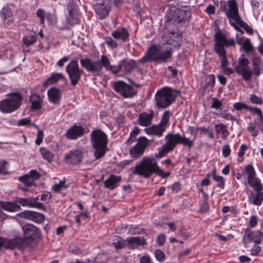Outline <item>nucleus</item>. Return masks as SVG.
Listing matches in <instances>:
<instances>
[{
  "label": "nucleus",
  "mask_w": 263,
  "mask_h": 263,
  "mask_svg": "<svg viewBox=\"0 0 263 263\" xmlns=\"http://www.w3.org/2000/svg\"><path fill=\"white\" fill-rule=\"evenodd\" d=\"M18 202L22 206H28L30 208H35L39 209L45 210V208L43 203L34 204L31 198H20L18 199Z\"/></svg>",
  "instance_id": "obj_30"
},
{
  "label": "nucleus",
  "mask_w": 263,
  "mask_h": 263,
  "mask_svg": "<svg viewBox=\"0 0 263 263\" xmlns=\"http://www.w3.org/2000/svg\"><path fill=\"white\" fill-rule=\"evenodd\" d=\"M133 174L142 177L144 178H149L153 174L160 176L162 178L169 177L170 172L164 173L158 166L157 160L151 157H144L141 160L137 163L133 168Z\"/></svg>",
  "instance_id": "obj_1"
},
{
  "label": "nucleus",
  "mask_w": 263,
  "mask_h": 263,
  "mask_svg": "<svg viewBox=\"0 0 263 263\" xmlns=\"http://www.w3.org/2000/svg\"><path fill=\"white\" fill-rule=\"evenodd\" d=\"M80 62L82 67L94 76H101L103 67H104L106 70L110 71L115 74L122 71L121 63H120L118 66L111 65L110 61L106 55H102L100 60L97 61H93L90 59L86 58L81 59Z\"/></svg>",
  "instance_id": "obj_2"
},
{
  "label": "nucleus",
  "mask_w": 263,
  "mask_h": 263,
  "mask_svg": "<svg viewBox=\"0 0 263 263\" xmlns=\"http://www.w3.org/2000/svg\"><path fill=\"white\" fill-rule=\"evenodd\" d=\"M8 98L0 101V110L8 113L17 109L21 105L23 97L20 93H10L7 95Z\"/></svg>",
  "instance_id": "obj_8"
},
{
  "label": "nucleus",
  "mask_w": 263,
  "mask_h": 263,
  "mask_svg": "<svg viewBox=\"0 0 263 263\" xmlns=\"http://www.w3.org/2000/svg\"><path fill=\"white\" fill-rule=\"evenodd\" d=\"M84 134V128L77 124H74L69 128L66 134V137L69 140H76Z\"/></svg>",
  "instance_id": "obj_17"
},
{
  "label": "nucleus",
  "mask_w": 263,
  "mask_h": 263,
  "mask_svg": "<svg viewBox=\"0 0 263 263\" xmlns=\"http://www.w3.org/2000/svg\"><path fill=\"white\" fill-rule=\"evenodd\" d=\"M165 241V236L163 234H159L157 237V242L159 246H162Z\"/></svg>",
  "instance_id": "obj_64"
},
{
  "label": "nucleus",
  "mask_w": 263,
  "mask_h": 263,
  "mask_svg": "<svg viewBox=\"0 0 263 263\" xmlns=\"http://www.w3.org/2000/svg\"><path fill=\"white\" fill-rule=\"evenodd\" d=\"M105 43L108 45V46L112 49H116L118 46L117 42L114 40L111 37H106L105 38Z\"/></svg>",
  "instance_id": "obj_51"
},
{
  "label": "nucleus",
  "mask_w": 263,
  "mask_h": 263,
  "mask_svg": "<svg viewBox=\"0 0 263 263\" xmlns=\"http://www.w3.org/2000/svg\"><path fill=\"white\" fill-rule=\"evenodd\" d=\"M28 175L30 177L32 178L34 182H35L36 180L38 179L41 176L40 174L34 170H31Z\"/></svg>",
  "instance_id": "obj_62"
},
{
  "label": "nucleus",
  "mask_w": 263,
  "mask_h": 263,
  "mask_svg": "<svg viewBox=\"0 0 263 263\" xmlns=\"http://www.w3.org/2000/svg\"><path fill=\"white\" fill-rule=\"evenodd\" d=\"M24 238L26 240L33 241L40 237V231L31 224H26L22 227Z\"/></svg>",
  "instance_id": "obj_14"
},
{
  "label": "nucleus",
  "mask_w": 263,
  "mask_h": 263,
  "mask_svg": "<svg viewBox=\"0 0 263 263\" xmlns=\"http://www.w3.org/2000/svg\"><path fill=\"white\" fill-rule=\"evenodd\" d=\"M113 88L116 92L125 98H132L135 95L133 88L122 81L115 82L114 84Z\"/></svg>",
  "instance_id": "obj_11"
},
{
  "label": "nucleus",
  "mask_w": 263,
  "mask_h": 263,
  "mask_svg": "<svg viewBox=\"0 0 263 263\" xmlns=\"http://www.w3.org/2000/svg\"><path fill=\"white\" fill-rule=\"evenodd\" d=\"M125 241L120 236H116L112 245L116 249H121L125 247Z\"/></svg>",
  "instance_id": "obj_42"
},
{
  "label": "nucleus",
  "mask_w": 263,
  "mask_h": 263,
  "mask_svg": "<svg viewBox=\"0 0 263 263\" xmlns=\"http://www.w3.org/2000/svg\"><path fill=\"white\" fill-rule=\"evenodd\" d=\"M120 63L122 66V71H124L126 74L130 73L132 70L135 68L136 66V62L133 60L127 62H121Z\"/></svg>",
  "instance_id": "obj_33"
},
{
  "label": "nucleus",
  "mask_w": 263,
  "mask_h": 263,
  "mask_svg": "<svg viewBox=\"0 0 263 263\" xmlns=\"http://www.w3.org/2000/svg\"><path fill=\"white\" fill-rule=\"evenodd\" d=\"M181 39L180 34L174 31L167 32L164 36L165 43L174 47H178L179 45Z\"/></svg>",
  "instance_id": "obj_19"
},
{
  "label": "nucleus",
  "mask_w": 263,
  "mask_h": 263,
  "mask_svg": "<svg viewBox=\"0 0 263 263\" xmlns=\"http://www.w3.org/2000/svg\"><path fill=\"white\" fill-rule=\"evenodd\" d=\"M30 101L31 104V109L32 110H37L41 108L43 100L40 95L37 94L31 95Z\"/></svg>",
  "instance_id": "obj_32"
},
{
  "label": "nucleus",
  "mask_w": 263,
  "mask_h": 263,
  "mask_svg": "<svg viewBox=\"0 0 263 263\" xmlns=\"http://www.w3.org/2000/svg\"><path fill=\"white\" fill-rule=\"evenodd\" d=\"M0 205L3 209L9 212H15L20 209V206L14 202H1Z\"/></svg>",
  "instance_id": "obj_36"
},
{
  "label": "nucleus",
  "mask_w": 263,
  "mask_h": 263,
  "mask_svg": "<svg viewBox=\"0 0 263 263\" xmlns=\"http://www.w3.org/2000/svg\"><path fill=\"white\" fill-rule=\"evenodd\" d=\"M83 158V153L81 149L69 151L65 154L64 161L67 164L77 165L81 163Z\"/></svg>",
  "instance_id": "obj_13"
},
{
  "label": "nucleus",
  "mask_w": 263,
  "mask_h": 263,
  "mask_svg": "<svg viewBox=\"0 0 263 263\" xmlns=\"http://www.w3.org/2000/svg\"><path fill=\"white\" fill-rule=\"evenodd\" d=\"M61 95L62 93L60 89L56 87H52L49 89L47 92L49 100L54 104H57L59 103Z\"/></svg>",
  "instance_id": "obj_28"
},
{
  "label": "nucleus",
  "mask_w": 263,
  "mask_h": 263,
  "mask_svg": "<svg viewBox=\"0 0 263 263\" xmlns=\"http://www.w3.org/2000/svg\"><path fill=\"white\" fill-rule=\"evenodd\" d=\"M249 99L253 104L261 105L263 103L262 99L255 95H251Z\"/></svg>",
  "instance_id": "obj_57"
},
{
  "label": "nucleus",
  "mask_w": 263,
  "mask_h": 263,
  "mask_svg": "<svg viewBox=\"0 0 263 263\" xmlns=\"http://www.w3.org/2000/svg\"><path fill=\"white\" fill-rule=\"evenodd\" d=\"M208 195L206 193H204V199L202 203L200 205V211L202 213L207 212L209 210V206L208 202Z\"/></svg>",
  "instance_id": "obj_46"
},
{
  "label": "nucleus",
  "mask_w": 263,
  "mask_h": 263,
  "mask_svg": "<svg viewBox=\"0 0 263 263\" xmlns=\"http://www.w3.org/2000/svg\"><path fill=\"white\" fill-rule=\"evenodd\" d=\"M233 107L236 110H240L245 109L252 112L255 107L249 106L243 103L237 102L233 104Z\"/></svg>",
  "instance_id": "obj_41"
},
{
  "label": "nucleus",
  "mask_w": 263,
  "mask_h": 263,
  "mask_svg": "<svg viewBox=\"0 0 263 263\" xmlns=\"http://www.w3.org/2000/svg\"><path fill=\"white\" fill-rule=\"evenodd\" d=\"M191 16V12L187 9L186 10L178 8L176 9L173 15L174 22L180 23L188 20Z\"/></svg>",
  "instance_id": "obj_20"
},
{
  "label": "nucleus",
  "mask_w": 263,
  "mask_h": 263,
  "mask_svg": "<svg viewBox=\"0 0 263 263\" xmlns=\"http://www.w3.org/2000/svg\"><path fill=\"white\" fill-rule=\"evenodd\" d=\"M24 44L26 47L29 46L36 41V36L35 35L25 36L23 38Z\"/></svg>",
  "instance_id": "obj_47"
},
{
  "label": "nucleus",
  "mask_w": 263,
  "mask_h": 263,
  "mask_svg": "<svg viewBox=\"0 0 263 263\" xmlns=\"http://www.w3.org/2000/svg\"><path fill=\"white\" fill-rule=\"evenodd\" d=\"M66 22L67 24L71 26L78 23V19L77 17L73 15L72 10H69V14L66 18Z\"/></svg>",
  "instance_id": "obj_49"
},
{
  "label": "nucleus",
  "mask_w": 263,
  "mask_h": 263,
  "mask_svg": "<svg viewBox=\"0 0 263 263\" xmlns=\"http://www.w3.org/2000/svg\"><path fill=\"white\" fill-rule=\"evenodd\" d=\"M216 114L217 115H218V116L222 117L227 120H230V121H236L237 120V119L234 116H233L231 114H228L225 111L220 112L218 114L216 113Z\"/></svg>",
  "instance_id": "obj_53"
},
{
  "label": "nucleus",
  "mask_w": 263,
  "mask_h": 263,
  "mask_svg": "<svg viewBox=\"0 0 263 263\" xmlns=\"http://www.w3.org/2000/svg\"><path fill=\"white\" fill-rule=\"evenodd\" d=\"M40 152L44 159L47 160L48 162L52 161L53 154L50 150L47 149L45 147H41Z\"/></svg>",
  "instance_id": "obj_37"
},
{
  "label": "nucleus",
  "mask_w": 263,
  "mask_h": 263,
  "mask_svg": "<svg viewBox=\"0 0 263 263\" xmlns=\"http://www.w3.org/2000/svg\"><path fill=\"white\" fill-rule=\"evenodd\" d=\"M180 91L170 87H164L158 90L155 95L156 105L158 108H165L175 100Z\"/></svg>",
  "instance_id": "obj_6"
},
{
  "label": "nucleus",
  "mask_w": 263,
  "mask_h": 263,
  "mask_svg": "<svg viewBox=\"0 0 263 263\" xmlns=\"http://www.w3.org/2000/svg\"><path fill=\"white\" fill-rule=\"evenodd\" d=\"M23 217L41 223L44 221L45 216L43 214L31 211H25L22 214Z\"/></svg>",
  "instance_id": "obj_23"
},
{
  "label": "nucleus",
  "mask_w": 263,
  "mask_h": 263,
  "mask_svg": "<svg viewBox=\"0 0 263 263\" xmlns=\"http://www.w3.org/2000/svg\"><path fill=\"white\" fill-rule=\"evenodd\" d=\"M154 113L152 110L149 113L142 112L140 114L138 119V124L143 126H148L152 124Z\"/></svg>",
  "instance_id": "obj_24"
},
{
  "label": "nucleus",
  "mask_w": 263,
  "mask_h": 263,
  "mask_svg": "<svg viewBox=\"0 0 263 263\" xmlns=\"http://www.w3.org/2000/svg\"><path fill=\"white\" fill-rule=\"evenodd\" d=\"M179 143L182 144L183 145L187 146L189 148H191L193 145V141L187 138L182 137L180 135Z\"/></svg>",
  "instance_id": "obj_52"
},
{
  "label": "nucleus",
  "mask_w": 263,
  "mask_h": 263,
  "mask_svg": "<svg viewBox=\"0 0 263 263\" xmlns=\"http://www.w3.org/2000/svg\"><path fill=\"white\" fill-rule=\"evenodd\" d=\"M121 180V177L120 176L111 175L109 178L104 181V187L110 190H113L118 186Z\"/></svg>",
  "instance_id": "obj_25"
},
{
  "label": "nucleus",
  "mask_w": 263,
  "mask_h": 263,
  "mask_svg": "<svg viewBox=\"0 0 263 263\" xmlns=\"http://www.w3.org/2000/svg\"><path fill=\"white\" fill-rule=\"evenodd\" d=\"M252 63L253 69L252 71L249 66V60L247 58H239L237 64L234 67L235 71L238 74L241 76L246 81L251 80L253 73L258 77L263 71L262 62L259 58H254Z\"/></svg>",
  "instance_id": "obj_3"
},
{
  "label": "nucleus",
  "mask_w": 263,
  "mask_h": 263,
  "mask_svg": "<svg viewBox=\"0 0 263 263\" xmlns=\"http://www.w3.org/2000/svg\"><path fill=\"white\" fill-rule=\"evenodd\" d=\"M212 175L213 179L218 182L217 186L221 189H223L225 184L223 178L222 176L216 175L215 169L212 171Z\"/></svg>",
  "instance_id": "obj_39"
},
{
  "label": "nucleus",
  "mask_w": 263,
  "mask_h": 263,
  "mask_svg": "<svg viewBox=\"0 0 263 263\" xmlns=\"http://www.w3.org/2000/svg\"><path fill=\"white\" fill-rule=\"evenodd\" d=\"M252 112L258 116L259 118L258 121L260 122L259 125L261 126H263V115L261 109L257 107H254Z\"/></svg>",
  "instance_id": "obj_54"
},
{
  "label": "nucleus",
  "mask_w": 263,
  "mask_h": 263,
  "mask_svg": "<svg viewBox=\"0 0 263 263\" xmlns=\"http://www.w3.org/2000/svg\"><path fill=\"white\" fill-rule=\"evenodd\" d=\"M245 173L248 175L247 180L256 176V172L252 165H247L245 167Z\"/></svg>",
  "instance_id": "obj_45"
},
{
  "label": "nucleus",
  "mask_w": 263,
  "mask_h": 263,
  "mask_svg": "<svg viewBox=\"0 0 263 263\" xmlns=\"http://www.w3.org/2000/svg\"><path fill=\"white\" fill-rule=\"evenodd\" d=\"M139 129L138 127H135L133 130L130 133V137L127 140L126 144L130 145L136 139V136L139 133Z\"/></svg>",
  "instance_id": "obj_40"
},
{
  "label": "nucleus",
  "mask_w": 263,
  "mask_h": 263,
  "mask_svg": "<svg viewBox=\"0 0 263 263\" xmlns=\"http://www.w3.org/2000/svg\"><path fill=\"white\" fill-rule=\"evenodd\" d=\"M160 49L155 45H152L147 50L146 54L142 58L140 62L158 61Z\"/></svg>",
  "instance_id": "obj_18"
},
{
  "label": "nucleus",
  "mask_w": 263,
  "mask_h": 263,
  "mask_svg": "<svg viewBox=\"0 0 263 263\" xmlns=\"http://www.w3.org/2000/svg\"><path fill=\"white\" fill-rule=\"evenodd\" d=\"M111 36L116 40H121L123 42H127L129 39V32L126 28H119L113 31Z\"/></svg>",
  "instance_id": "obj_21"
},
{
  "label": "nucleus",
  "mask_w": 263,
  "mask_h": 263,
  "mask_svg": "<svg viewBox=\"0 0 263 263\" xmlns=\"http://www.w3.org/2000/svg\"><path fill=\"white\" fill-rule=\"evenodd\" d=\"M215 129L217 134H224L227 132V126L223 123L215 125Z\"/></svg>",
  "instance_id": "obj_56"
},
{
  "label": "nucleus",
  "mask_w": 263,
  "mask_h": 263,
  "mask_svg": "<svg viewBox=\"0 0 263 263\" xmlns=\"http://www.w3.org/2000/svg\"><path fill=\"white\" fill-rule=\"evenodd\" d=\"M220 9L225 13L229 18L230 23L236 30L239 31V28L236 23L240 18L239 14L238 6L235 0H229L227 2V5L224 3L220 4Z\"/></svg>",
  "instance_id": "obj_7"
},
{
  "label": "nucleus",
  "mask_w": 263,
  "mask_h": 263,
  "mask_svg": "<svg viewBox=\"0 0 263 263\" xmlns=\"http://www.w3.org/2000/svg\"><path fill=\"white\" fill-rule=\"evenodd\" d=\"M207 82L206 85L210 86L211 88L214 87L215 83V79L214 74H210L206 78Z\"/></svg>",
  "instance_id": "obj_60"
},
{
  "label": "nucleus",
  "mask_w": 263,
  "mask_h": 263,
  "mask_svg": "<svg viewBox=\"0 0 263 263\" xmlns=\"http://www.w3.org/2000/svg\"><path fill=\"white\" fill-rule=\"evenodd\" d=\"M169 119L170 111L166 110L163 112L159 125L162 126V127H164V128L165 129L167 124L168 123Z\"/></svg>",
  "instance_id": "obj_44"
},
{
  "label": "nucleus",
  "mask_w": 263,
  "mask_h": 263,
  "mask_svg": "<svg viewBox=\"0 0 263 263\" xmlns=\"http://www.w3.org/2000/svg\"><path fill=\"white\" fill-rule=\"evenodd\" d=\"M1 17L5 24L10 25L13 22L12 11L8 6L3 7L1 11Z\"/></svg>",
  "instance_id": "obj_29"
},
{
  "label": "nucleus",
  "mask_w": 263,
  "mask_h": 263,
  "mask_svg": "<svg viewBox=\"0 0 263 263\" xmlns=\"http://www.w3.org/2000/svg\"><path fill=\"white\" fill-rule=\"evenodd\" d=\"M90 138L95 159L98 160L104 157L108 151L106 134L100 129H95L91 132Z\"/></svg>",
  "instance_id": "obj_4"
},
{
  "label": "nucleus",
  "mask_w": 263,
  "mask_h": 263,
  "mask_svg": "<svg viewBox=\"0 0 263 263\" xmlns=\"http://www.w3.org/2000/svg\"><path fill=\"white\" fill-rule=\"evenodd\" d=\"M241 48H242L246 52H249L253 49L251 44L250 40L248 38H246L245 41L241 45Z\"/></svg>",
  "instance_id": "obj_50"
},
{
  "label": "nucleus",
  "mask_w": 263,
  "mask_h": 263,
  "mask_svg": "<svg viewBox=\"0 0 263 263\" xmlns=\"http://www.w3.org/2000/svg\"><path fill=\"white\" fill-rule=\"evenodd\" d=\"M180 138V135L179 133H168L165 137L166 143L162 146L158 153L156 154L155 156L160 158L168 153L173 151L176 145L179 143Z\"/></svg>",
  "instance_id": "obj_9"
},
{
  "label": "nucleus",
  "mask_w": 263,
  "mask_h": 263,
  "mask_svg": "<svg viewBox=\"0 0 263 263\" xmlns=\"http://www.w3.org/2000/svg\"><path fill=\"white\" fill-rule=\"evenodd\" d=\"M148 145V140L145 137H139L137 144L130 149L129 154L131 157L138 159L141 157Z\"/></svg>",
  "instance_id": "obj_12"
},
{
  "label": "nucleus",
  "mask_w": 263,
  "mask_h": 263,
  "mask_svg": "<svg viewBox=\"0 0 263 263\" xmlns=\"http://www.w3.org/2000/svg\"><path fill=\"white\" fill-rule=\"evenodd\" d=\"M259 191H255L254 193L250 191V194L248 195L249 201L252 204L255 205H260L263 201V192Z\"/></svg>",
  "instance_id": "obj_27"
},
{
  "label": "nucleus",
  "mask_w": 263,
  "mask_h": 263,
  "mask_svg": "<svg viewBox=\"0 0 263 263\" xmlns=\"http://www.w3.org/2000/svg\"><path fill=\"white\" fill-rule=\"evenodd\" d=\"M25 243V240L20 237H15L13 239L8 240L0 237V249L4 247L6 249H12L16 247H21Z\"/></svg>",
  "instance_id": "obj_16"
},
{
  "label": "nucleus",
  "mask_w": 263,
  "mask_h": 263,
  "mask_svg": "<svg viewBox=\"0 0 263 263\" xmlns=\"http://www.w3.org/2000/svg\"><path fill=\"white\" fill-rule=\"evenodd\" d=\"M172 52L171 50H167L165 51H161L160 50L158 61L161 62H166L168 59L172 57Z\"/></svg>",
  "instance_id": "obj_38"
},
{
  "label": "nucleus",
  "mask_w": 263,
  "mask_h": 263,
  "mask_svg": "<svg viewBox=\"0 0 263 263\" xmlns=\"http://www.w3.org/2000/svg\"><path fill=\"white\" fill-rule=\"evenodd\" d=\"M145 133L148 135H154L158 137L162 136L163 132L165 130L164 127L160 125H153L149 127L145 128L144 129Z\"/></svg>",
  "instance_id": "obj_31"
},
{
  "label": "nucleus",
  "mask_w": 263,
  "mask_h": 263,
  "mask_svg": "<svg viewBox=\"0 0 263 263\" xmlns=\"http://www.w3.org/2000/svg\"><path fill=\"white\" fill-rule=\"evenodd\" d=\"M110 6L108 4L105 5L103 3H97L95 5V11L101 19L106 17L109 12Z\"/></svg>",
  "instance_id": "obj_26"
},
{
  "label": "nucleus",
  "mask_w": 263,
  "mask_h": 263,
  "mask_svg": "<svg viewBox=\"0 0 263 263\" xmlns=\"http://www.w3.org/2000/svg\"><path fill=\"white\" fill-rule=\"evenodd\" d=\"M66 71L68 74L72 86H75L80 80L84 71L81 69L76 60H72L67 65Z\"/></svg>",
  "instance_id": "obj_10"
},
{
  "label": "nucleus",
  "mask_w": 263,
  "mask_h": 263,
  "mask_svg": "<svg viewBox=\"0 0 263 263\" xmlns=\"http://www.w3.org/2000/svg\"><path fill=\"white\" fill-rule=\"evenodd\" d=\"M263 239V234L260 231H251L249 229L245 230L243 237V241L245 244L253 242L255 243H260Z\"/></svg>",
  "instance_id": "obj_15"
},
{
  "label": "nucleus",
  "mask_w": 263,
  "mask_h": 263,
  "mask_svg": "<svg viewBox=\"0 0 263 263\" xmlns=\"http://www.w3.org/2000/svg\"><path fill=\"white\" fill-rule=\"evenodd\" d=\"M20 181L23 182L26 186H30L34 184V182L31 177H30L28 174L23 176L20 177L18 178Z\"/></svg>",
  "instance_id": "obj_43"
},
{
  "label": "nucleus",
  "mask_w": 263,
  "mask_h": 263,
  "mask_svg": "<svg viewBox=\"0 0 263 263\" xmlns=\"http://www.w3.org/2000/svg\"><path fill=\"white\" fill-rule=\"evenodd\" d=\"M36 16L40 18V23L43 24L45 20V13L44 10L39 9L36 12Z\"/></svg>",
  "instance_id": "obj_63"
},
{
  "label": "nucleus",
  "mask_w": 263,
  "mask_h": 263,
  "mask_svg": "<svg viewBox=\"0 0 263 263\" xmlns=\"http://www.w3.org/2000/svg\"><path fill=\"white\" fill-rule=\"evenodd\" d=\"M247 181L249 185L253 187L255 191H259L263 190V186L258 178L254 177L247 180Z\"/></svg>",
  "instance_id": "obj_34"
},
{
  "label": "nucleus",
  "mask_w": 263,
  "mask_h": 263,
  "mask_svg": "<svg viewBox=\"0 0 263 263\" xmlns=\"http://www.w3.org/2000/svg\"><path fill=\"white\" fill-rule=\"evenodd\" d=\"M212 104L211 105L212 108H215L216 109H221L222 105V102L220 101L217 98H213Z\"/></svg>",
  "instance_id": "obj_59"
},
{
  "label": "nucleus",
  "mask_w": 263,
  "mask_h": 263,
  "mask_svg": "<svg viewBox=\"0 0 263 263\" xmlns=\"http://www.w3.org/2000/svg\"><path fill=\"white\" fill-rule=\"evenodd\" d=\"M65 181H60L59 183L54 184L52 186V190L55 192H59L62 189L66 188Z\"/></svg>",
  "instance_id": "obj_55"
},
{
  "label": "nucleus",
  "mask_w": 263,
  "mask_h": 263,
  "mask_svg": "<svg viewBox=\"0 0 263 263\" xmlns=\"http://www.w3.org/2000/svg\"><path fill=\"white\" fill-rule=\"evenodd\" d=\"M214 41V50L221 60L220 65L222 69L225 68L229 64V62L227 59L226 51L224 47L234 46L235 42L232 39H227L225 34L220 30L215 33Z\"/></svg>",
  "instance_id": "obj_5"
},
{
  "label": "nucleus",
  "mask_w": 263,
  "mask_h": 263,
  "mask_svg": "<svg viewBox=\"0 0 263 263\" xmlns=\"http://www.w3.org/2000/svg\"><path fill=\"white\" fill-rule=\"evenodd\" d=\"M231 149L230 146L228 144L223 145L222 147V153L224 157H228L230 155Z\"/></svg>",
  "instance_id": "obj_61"
},
{
  "label": "nucleus",
  "mask_w": 263,
  "mask_h": 263,
  "mask_svg": "<svg viewBox=\"0 0 263 263\" xmlns=\"http://www.w3.org/2000/svg\"><path fill=\"white\" fill-rule=\"evenodd\" d=\"M236 24L240 27L243 28L248 34L251 35L253 33V31L251 27L241 18L236 23Z\"/></svg>",
  "instance_id": "obj_48"
},
{
  "label": "nucleus",
  "mask_w": 263,
  "mask_h": 263,
  "mask_svg": "<svg viewBox=\"0 0 263 263\" xmlns=\"http://www.w3.org/2000/svg\"><path fill=\"white\" fill-rule=\"evenodd\" d=\"M125 241L127 242V247L130 249H135L139 246L147 245L146 239L143 237H128Z\"/></svg>",
  "instance_id": "obj_22"
},
{
  "label": "nucleus",
  "mask_w": 263,
  "mask_h": 263,
  "mask_svg": "<svg viewBox=\"0 0 263 263\" xmlns=\"http://www.w3.org/2000/svg\"><path fill=\"white\" fill-rule=\"evenodd\" d=\"M155 255L156 259L160 262L163 261L165 258V254L163 252L159 249L155 251Z\"/></svg>",
  "instance_id": "obj_58"
},
{
  "label": "nucleus",
  "mask_w": 263,
  "mask_h": 263,
  "mask_svg": "<svg viewBox=\"0 0 263 263\" xmlns=\"http://www.w3.org/2000/svg\"><path fill=\"white\" fill-rule=\"evenodd\" d=\"M60 80L66 81V79L62 73H52L50 77L45 82L44 85L52 84Z\"/></svg>",
  "instance_id": "obj_35"
}]
</instances>
